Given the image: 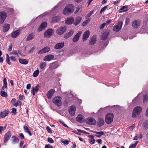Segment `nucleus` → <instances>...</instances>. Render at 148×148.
Returning a JSON list of instances; mask_svg holds the SVG:
<instances>
[{
    "label": "nucleus",
    "instance_id": "49530a36",
    "mask_svg": "<svg viewBox=\"0 0 148 148\" xmlns=\"http://www.w3.org/2000/svg\"><path fill=\"white\" fill-rule=\"evenodd\" d=\"M22 104V102H21V101H20L17 100L16 101V105H15V106L17 107L19 105H20V106H21V105Z\"/></svg>",
    "mask_w": 148,
    "mask_h": 148
},
{
    "label": "nucleus",
    "instance_id": "774afa93",
    "mask_svg": "<svg viewBox=\"0 0 148 148\" xmlns=\"http://www.w3.org/2000/svg\"><path fill=\"white\" fill-rule=\"evenodd\" d=\"M31 87V84H28L26 86V88L27 89L29 90L30 89Z\"/></svg>",
    "mask_w": 148,
    "mask_h": 148
},
{
    "label": "nucleus",
    "instance_id": "4d7b16f0",
    "mask_svg": "<svg viewBox=\"0 0 148 148\" xmlns=\"http://www.w3.org/2000/svg\"><path fill=\"white\" fill-rule=\"evenodd\" d=\"M46 129L48 132L50 133H52L51 130L49 127L47 126L46 127Z\"/></svg>",
    "mask_w": 148,
    "mask_h": 148
},
{
    "label": "nucleus",
    "instance_id": "c03bdc74",
    "mask_svg": "<svg viewBox=\"0 0 148 148\" xmlns=\"http://www.w3.org/2000/svg\"><path fill=\"white\" fill-rule=\"evenodd\" d=\"M93 12H94L93 11H91L86 16V17H85L86 18H87L89 17L93 13Z\"/></svg>",
    "mask_w": 148,
    "mask_h": 148
},
{
    "label": "nucleus",
    "instance_id": "69168bd1",
    "mask_svg": "<svg viewBox=\"0 0 148 148\" xmlns=\"http://www.w3.org/2000/svg\"><path fill=\"white\" fill-rule=\"evenodd\" d=\"M24 143V141L23 140H21L20 143V146L21 147H22Z\"/></svg>",
    "mask_w": 148,
    "mask_h": 148
},
{
    "label": "nucleus",
    "instance_id": "37998d69",
    "mask_svg": "<svg viewBox=\"0 0 148 148\" xmlns=\"http://www.w3.org/2000/svg\"><path fill=\"white\" fill-rule=\"evenodd\" d=\"M61 142L62 143L64 144H65L66 145H67L69 144V141L66 140H64L62 139L61 140Z\"/></svg>",
    "mask_w": 148,
    "mask_h": 148
},
{
    "label": "nucleus",
    "instance_id": "3c124183",
    "mask_svg": "<svg viewBox=\"0 0 148 148\" xmlns=\"http://www.w3.org/2000/svg\"><path fill=\"white\" fill-rule=\"evenodd\" d=\"M47 140L48 142L50 143H54L53 140L51 138H48Z\"/></svg>",
    "mask_w": 148,
    "mask_h": 148
},
{
    "label": "nucleus",
    "instance_id": "a878e982",
    "mask_svg": "<svg viewBox=\"0 0 148 148\" xmlns=\"http://www.w3.org/2000/svg\"><path fill=\"white\" fill-rule=\"evenodd\" d=\"M10 25L8 24H5L3 25V31L4 32H8L9 29Z\"/></svg>",
    "mask_w": 148,
    "mask_h": 148
},
{
    "label": "nucleus",
    "instance_id": "1a4fd4ad",
    "mask_svg": "<svg viewBox=\"0 0 148 148\" xmlns=\"http://www.w3.org/2000/svg\"><path fill=\"white\" fill-rule=\"evenodd\" d=\"M11 136V133L10 131H8L4 136V142L6 143Z\"/></svg>",
    "mask_w": 148,
    "mask_h": 148
},
{
    "label": "nucleus",
    "instance_id": "473e14b6",
    "mask_svg": "<svg viewBox=\"0 0 148 148\" xmlns=\"http://www.w3.org/2000/svg\"><path fill=\"white\" fill-rule=\"evenodd\" d=\"M23 128L24 131L29 134V135L31 136L32 135V134L29 128L27 126L25 125L23 126Z\"/></svg>",
    "mask_w": 148,
    "mask_h": 148
},
{
    "label": "nucleus",
    "instance_id": "8fccbe9b",
    "mask_svg": "<svg viewBox=\"0 0 148 148\" xmlns=\"http://www.w3.org/2000/svg\"><path fill=\"white\" fill-rule=\"evenodd\" d=\"M16 100L15 98L12 99L11 100V102L12 105L14 106H15V105H16Z\"/></svg>",
    "mask_w": 148,
    "mask_h": 148
},
{
    "label": "nucleus",
    "instance_id": "bb28decb",
    "mask_svg": "<svg viewBox=\"0 0 148 148\" xmlns=\"http://www.w3.org/2000/svg\"><path fill=\"white\" fill-rule=\"evenodd\" d=\"M96 41V36H94L90 39L89 41V44L91 45H93L95 43Z\"/></svg>",
    "mask_w": 148,
    "mask_h": 148
},
{
    "label": "nucleus",
    "instance_id": "09e8293b",
    "mask_svg": "<svg viewBox=\"0 0 148 148\" xmlns=\"http://www.w3.org/2000/svg\"><path fill=\"white\" fill-rule=\"evenodd\" d=\"M138 142L137 141L136 143L135 144L131 145H130V146L129 148H134L136 146Z\"/></svg>",
    "mask_w": 148,
    "mask_h": 148
},
{
    "label": "nucleus",
    "instance_id": "9d476101",
    "mask_svg": "<svg viewBox=\"0 0 148 148\" xmlns=\"http://www.w3.org/2000/svg\"><path fill=\"white\" fill-rule=\"evenodd\" d=\"M76 108L74 106H71L69 109V114L71 116L74 115L76 111Z\"/></svg>",
    "mask_w": 148,
    "mask_h": 148
},
{
    "label": "nucleus",
    "instance_id": "680f3d73",
    "mask_svg": "<svg viewBox=\"0 0 148 148\" xmlns=\"http://www.w3.org/2000/svg\"><path fill=\"white\" fill-rule=\"evenodd\" d=\"M11 54H14L16 56H18V53L16 51L13 50Z\"/></svg>",
    "mask_w": 148,
    "mask_h": 148
},
{
    "label": "nucleus",
    "instance_id": "20e7f679",
    "mask_svg": "<svg viewBox=\"0 0 148 148\" xmlns=\"http://www.w3.org/2000/svg\"><path fill=\"white\" fill-rule=\"evenodd\" d=\"M61 97L58 96L54 97L53 99V102L58 106H60L62 105Z\"/></svg>",
    "mask_w": 148,
    "mask_h": 148
},
{
    "label": "nucleus",
    "instance_id": "c9c22d12",
    "mask_svg": "<svg viewBox=\"0 0 148 148\" xmlns=\"http://www.w3.org/2000/svg\"><path fill=\"white\" fill-rule=\"evenodd\" d=\"M93 132L96 134L95 136L98 137H100L101 136L104 134L103 132L102 131L100 132Z\"/></svg>",
    "mask_w": 148,
    "mask_h": 148
},
{
    "label": "nucleus",
    "instance_id": "a211bd4d",
    "mask_svg": "<svg viewBox=\"0 0 148 148\" xmlns=\"http://www.w3.org/2000/svg\"><path fill=\"white\" fill-rule=\"evenodd\" d=\"M54 92V90L52 89L48 91L47 94V96L49 99H50L51 98Z\"/></svg>",
    "mask_w": 148,
    "mask_h": 148
},
{
    "label": "nucleus",
    "instance_id": "f257e3e1",
    "mask_svg": "<svg viewBox=\"0 0 148 148\" xmlns=\"http://www.w3.org/2000/svg\"><path fill=\"white\" fill-rule=\"evenodd\" d=\"M74 10V7L72 4H68L63 11V14L65 15H68L70 13H72Z\"/></svg>",
    "mask_w": 148,
    "mask_h": 148
},
{
    "label": "nucleus",
    "instance_id": "58836bf2",
    "mask_svg": "<svg viewBox=\"0 0 148 148\" xmlns=\"http://www.w3.org/2000/svg\"><path fill=\"white\" fill-rule=\"evenodd\" d=\"M143 126L145 129L148 128V121L146 120L143 124Z\"/></svg>",
    "mask_w": 148,
    "mask_h": 148
},
{
    "label": "nucleus",
    "instance_id": "6e6d98bb",
    "mask_svg": "<svg viewBox=\"0 0 148 148\" xmlns=\"http://www.w3.org/2000/svg\"><path fill=\"white\" fill-rule=\"evenodd\" d=\"M5 89H6V90H7V86L3 85V86H2V87L1 88V90H3V91H5Z\"/></svg>",
    "mask_w": 148,
    "mask_h": 148
},
{
    "label": "nucleus",
    "instance_id": "ddd939ff",
    "mask_svg": "<svg viewBox=\"0 0 148 148\" xmlns=\"http://www.w3.org/2000/svg\"><path fill=\"white\" fill-rule=\"evenodd\" d=\"M47 23L46 22L42 23L38 29V31L40 32L44 30L47 27Z\"/></svg>",
    "mask_w": 148,
    "mask_h": 148
},
{
    "label": "nucleus",
    "instance_id": "f3484780",
    "mask_svg": "<svg viewBox=\"0 0 148 148\" xmlns=\"http://www.w3.org/2000/svg\"><path fill=\"white\" fill-rule=\"evenodd\" d=\"M74 31L73 30H70L68 33H66L64 36V38L67 39L71 37L73 34Z\"/></svg>",
    "mask_w": 148,
    "mask_h": 148
},
{
    "label": "nucleus",
    "instance_id": "4c0bfd02",
    "mask_svg": "<svg viewBox=\"0 0 148 148\" xmlns=\"http://www.w3.org/2000/svg\"><path fill=\"white\" fill-rule=\"evenodd\" d=\"M60 17L59 16H56L53 18L52 19V21L54 23L58 21L59 20Z\"/></svg>",
    "mask_w": 148,
    "mask_h": 148
},
{
    "label": "nucleus",
    "instance_id": "9b49d317",
    "mask_svg": "<svg viewBox=\"0 0 148 148\" xmlns=\"http://www.w3.org/2000/svg\"><path fill=\"white\" fill-rule=\"evenodd\" d=\"M10 111L8 109H5L3 111L1 112L0 114V118H3L7 116L9 114Z\"/></svg>",
    "mask_w": 148,
    "mask_h": 148
},
{
    "label": "nucleus",
    "instance_id": "e2e57ef3",
    "mask_svg": "<svg viewBox=\"0 0 148 148\" xmlns=\"http://www.w3.org/2000/svg\"><path fill=\"white\" fill-rule=\"evenodd\" d=\"M45 148H53V147L51 145L49 144L46 145Z\"/></svg>",
    "mask_w": 148,
    "mask_h": 148
},
{
    "label": "nucleus",
    "instance_id": "dca6fc26",
    "mask_svg": "<svg viewBox=\"0 0 148 148\" xmlns=\"http://www.w3.org/2000/svg\"><path fill=\"white\" fill-rule=\"evenodd\" d=\"M50 50V48L49 47H47L38 51V53L39 54H41L43 53H46L47 52H49Z\"/></svg>",
    "mask_w": 148,
    "mask_h": 148
},
{
    "label": "nucleus",
    "instance_id": "f8f14e48",
    "mask_svg": "<svg viewBox=\"0 0 148 148\" xmlns=\"http://www.w3.org/2000/svg\"><path fill=\"white\" fill-rule=\"evenodd\" d=\"M86 121L87 123L90 125H95L96 123L95 120L92 118H89L87 119Z\"/></svg>",
    "mask_w": 148,
    "mask_h": 148
},
{
    "label": "nucleus",
    "instance_id": "2f4dec72",
    "mask_svg": "<svg viewBox=\"0 0 148 148\" xmlns=\"http://www.w3.org/2000/svg\"><path fill=\"white\" fill-rule=\"evenodd\" d=\"M34 37V35L33 33H31L29 34L26 39L27 41L33 39Z\"/></svg>",
    "mask_w": 148,
    "mask_h": 148
},
{
    "label": "nucleus",
    "instance_id": "0e129e2a",
    "mask_svg": "<svg viewBox=\"0 0 148 148\" xmlns=\"http://www.w3.org/2000/svg\"><path fill=\"white\" fill-rule=\"evenodd\" d=\"M3 85L7 86L6 79L5 78H4L3 80Z\"/></svg>",
    "mask_w": 148,
    "mask_h": 148
},
{
    "label": "nucleus",
    "instance_id": "412c9836",
    "mask_svg": "<svg viewBox=\"0 0 148 148\" xmlns=\"http://www.w3.org/2000/svg\"><path fill=\"white\" fill-rule=\"evenodd\" d=\"M64 45V42H60L56 44L54 48L57 49H60L62 48Z\"/></svg>",
    "mask_w": 148,
    "mask_h": 148
},
{
    "label": "nucleus",
    "instance_id": "72a5a7b5",
    "mask_svg": "<svg viewBox=\"0 0 148 148\" xmlns=\"http://www.w3.org/2000/svg\"><path fill=\"white\" fill-rule=\"evenodd\" d=\"M104 123V120L101 118H99L98 119V125L100 127L103 125Z\"/></svg>",
    "mask_w": 148,
    "mask_h": 148
},
{
    "label": "nucleus",
    "instance_id": "c756f323",
    "mask_svg": "<svg viewBox=\"0 0 148 148\" xmlns=\"http://www.w3.org/2000/svg\"><path fill=\"white\" fill-rule=\"evenodd\" d=\"M18 60L19 62L22 64H27L28 62L27 60L26 59L19 58Z\"/></svg>",
    "mask_w": 148,
    "mask_h": 148
},
{
    "label": "nucleus",
    "instance_id": "79ce46f5",
    "mask_svg": "<svg viewBox=\"0 0 148 148\" xmlns=\"http://www.w3.org/2000/svg\"><path fill=\"white\" fill-rule=\"evenodd\" d=\"M46 63L42 62L41 63L40 67L41 69H43L46 66Z\"/></svg>",
    "mask_w": 148,
    "mask_h": 148
},
{
    "label": "nucleus",
    "instance_id": "de8ad7c7",
    "mask_svg": "<svg viewBox=\"0 0 148 148\" xmlns=\"http://www.w3.org/2000/svg\"><path fill=\"white\" fill-rule=\"evenodd\" d=\"M148 100V96L147 95H144L143 97V101L144 103L147 102Z\"/></svg>",
    "mask_w": 148,
    "mask_h": 148
},
{
    "label": "nucleus",
    "instance_id": "423d86ee",
    "mask_svg": "<svg viewBox=\"0 0 148 148\" xmlns=\"http://www.w3.org/2000/svg\"><path fill=\"white\" fill-rule=\"evenodd\" d=\"M7 16L6 13L4 12H0V23H3Z\"/></svg>",
    "mask_w": 148,
    "mask_h": 148
},
{
    "label": "nucleus",
    "instance_id": "4be33fe9",
    "mask_svg": "<svg viewBox=\"0 0 148 148\" xmlns=\"http://www.w3.org/2000/svg\"><path fill=\"white\" fill-rule=\"evenodd\" d=\"M82 19V18L81 17H77L75 19V21L73 23L74 25L75 26H76L78 25L81 22Z\"/></svg>",
    "mask_w": 148,
    "mask_h": 148
},
{
    "label": "nucleus",
    "instance_id": "393cba45",
    "mask_svg": "<svg viewBox=\"0 0 148 148\" xmlns=\"http://www.w3.org/2000/svg\"><path fill=\"white\" fill-rule=\"evenodd\" d=\"M54 58V56L52 55H49L46 56L44 58V60L45 61H49Z\"/></svg>",
    "mask_w": 148,
    "mask_h": 148
},
{
    "label": "nucleus",
    "instance_id": "7c9ffc66",
    "mask_svg": "<svg viewBox=\"0 0 148 148\" xmlns=\"http://www.w3.org/2000/svg\"><path fill=\"white\" fill-rule=\"evenodd\" d=\"M11 139L12 140L13 143H18L19 141V139L15 136H13Z\"/></svg>",
    "mask_w": 148,
    "mask_h": 148
},
{
    "label": "nucleus",
    "instance_id": "6e6552de",
    "mask_svg": "<svg viewBox=\"0 0 148 148\" xmlns=\"http://www.w3.org/2000/svg\"><path fill=\"white\" fill-rule=\"evenodd\" d=\"M123 25L122 21H119L117 25H114L113 27V30L116 32H118L121 29Z\"/></svg>",
    "mask_w": 148,
    "mask_h": 148
},
{
    "label": "nucleus",
    "instance_id": "cd10ccee",
    "mask_svg": "<svg viewBox=\"0 0 148 148\" xmlns=\"http://www.w3.org/2000/svg\"><path fill=\"white\" fill-rule=\"evenodd\" d=\"M20 30H17L12 33L11 36L13 38H15L20 34Z\"/></svg>",
    "mask_w": 148,
    "mask_h": 148
},
{
    "label": "nucleus",
    "instance_id": "052dcab7",
    "mask_svg": "<svg viewBox=\"0 0 148 148\" xmlns=\"http://www.w3.org/2000/svg\"><path fill=\"white\" fill-rule=\"evenodd\" d=\"M19 136L22 139H23L24 138V136L22 133H20L19 134Z\"/></svg>",
    "mask_w": 148,
    "mask_h": 148
},
{
    "label": "nucleus",
    "instance_id": "603ef678",
    "mask_svg": "<svg viewBox=\"0 0 148 148\" xmlns=\"http://www.w3.org/2000/svg\"><path fill=\"white\" fill-rule=\"evenodd\" d=\"M107 8V6H106L102 8L100 11V13H101L102 12L104 11Z\"/></svg>",
    "mask_w": 148,
    "mask_h": 148
},
{
    "label": "nucleus",
    "instance_id": "0eeeda50",
    "mask_svg": "<svg viewBox=\"0 0 148 148\" xmlns=\"http://www.w3.org/2000/svg\"><path fill=\"white\" fill-rule=\"evenodd\" d=\"M66 27L65 26H61L57 30L56 32L59 35L62 34L66 32Z\"/></svg>",
    "mask_w": 148,
    "mask_h": 148
},
{
    "label": "nucleus",
    "instance_id": "7ed1b4c3",
    "mask_svg": "<svg viewBox=\"0 0 148 148\" xmlns=\"http://www.w3.org/2000/svg\"><path fill=\"white\" fill-rule=\"evenodd\" d=\"M114 115L112 113H108L106 116L105 122L108 124L111 123L113 121Z\"/></svg>",
    "mask_w": 148,
    "mask_h": 148
},
{
    "label": "nucleus",
    "instance_id": "ea45409f",
    "mask_svg": "<svg viewBox=\"0 0 148 148\" xmlns=\"http://www.w3.org/2000/svg\"><path fill=\"white\" fill-rule=\"evenodd\" d=\"M1 95L3 97H6L8 96V94L5 92L1 90Z\"/></svg>",
    "mask_w": 148,
    "mask_h": 148
},
{
    "label": "nucleus",
    "instance_id": "338daca9",
    "mask_svg": "<svg viewBox=\"0 0 148 148\" xmlns=\"http://www.w3.org/2000/svg\"><path fill=\"white\" fill-rule=\"evenodd\" d=\"M33 76L34 77H37V70L35 71L33 74Z\"/></svg>",
    "mask_w": 148,
    "mask_h": 148
},
{
    "label": "nucleus",
    "instance_id": "bf43d9fd",
    "mask_svg": "<svg viewBox=\"0 0 148 148\" xmlns=\"http://www.w3.org/2000/svg\"><path fill=\"white\" fill-rule=\"evenodd\" d=\"M12 112L14 114H16V108H12Z\"/></svg>",
    "mask_w": 148,
    "mask_h": 148
},
{
    "label": "nucleus",
    "instance_id": "5fc2aeb1",
    "mask_svg": "<svg viewBox=\"0 0 148 148\" xmlns=\"http://www.w3.org/2000/svg\"><path fill=\"white\" fill-rule=\"evenodd\" d=\"M130 20L129 18H127L125 19V25H128L130 22Z\"/></svg>",
    "mask_w": 148,
    "mask_h": 148
},
{
    "label": "nucleus",
    "instance_id": "aec40b11",
    "mask_svg": "<svg viewBox=\"0 0 148 148\" xmlns=\"http://www.w3.org/2000/svg\"><path fill=\"white\" fill-rule=\"evenodd\" d=\"M140 25V22L139 21H134L132 22V26L134 28H137Z\"/></svg>",
    "mask_w": 148,
    "mask_h": 148
},
{
    "label": "nucleus",
    "instance_id": "a18cd8bd",
    "mask_svg": "<svg viewBox=\"0 0 148 148\" xmlns=\"http://www.w3.org/2000/svg\"><path fill=\"white\" fill-rule=\"evenodd\" d=\"M89 142L90 144L91 145L95 143V140L93 138L90 139Z\"/></svg>",
    "mask_w": 148,
    "mask_h": 148
},
{
    "label": "nucleus",
    "instance_id": "39448f33",
    "mask_svg": "<svg viewBox=\"0 0 148 148\" xmlns=\"http://www.w3.org/2000/svg\"><path fill=\"white\" fill-rule=\"evenodd\" d=\"M53 30L52 29H48L45 32L44 35L46 38H49L54 34Z\"/></svg>",
    "mask_w": 148,
    "mask_h": 148
},
{
    "label": "nucleus",
    "instance_id": "e433bc0d",
    "mask_svg": "<svg viewBox=\"0 0 148 148\" xmlns=\"http://www.w3.org/2000/svg\"><path fill=\"white\" fill-rule=\"evenodd\" d=\"M37 91V85L35 86V88L34 87H33L32 88L31 92L32 93L33 95H34L36 92Z\"/></svg>",
    "mask_w": 148,
    "mask_h": 148
},
{
    "label": "nucleus",
    "instance_id": "c85d7f7f",
    "mask_svg": "<svg viewBox=\"0 0 148 148\" xmlns=\"http://www.w3.org/2000/svg\"><path fill=\"white\" fill-rule=\"evenodd\" d=\"M109 33V32L108 31H107L104 32L102 35L101 39L103 40H106L107 38Z\"/></svg>",
    "mask_w": 148,
    "mask_h": 148
},
{
    "label": "nucleus",
    "instance_id": "4468645a",
    "mask_svg": "<svg viewBox=\"0 0 148 148\" xmlns=\"http://www.w3.org/2000/svg\"><path fill=\"white\" fill-rule=\"evenodd\" d=\"M82 33V32L81 31L77 33L76 35L74 36V37L73 39V41L74 42H76L77 41Z\"/></svg>",
    "mask_w": 148,
    "mask_h": 148
},
{
    "label": "nucleus",
    "instance_id": "2eb2a0df",
    "mask_svg": "<svg viewBox=\"0 0 148 148\" xmlns=\"http://www.w3.org/2000/svg\"><path fill=\"white\" fill-rule=\"evenodd\" d=\"M90 34V32L88 30L86 31L83 35L82 39L83 41L87 40L89 37Z\"/></svg>",
    "mask_w": 148,
    "mask_h": 148
},
{
    "label": "nucleus",
    "instance_id": "6ab92c4d",
    "mask_svg": "<svg viewBox=\"0 0 148 148\" xmlns=\"http://www.w3.org/2000/svg\"><path fill=\"white\" fill-rule=\"evenodd\" d=\"M58 67L57 63L56 62H54L50 64L49 68L48 71L57 68Z\"/></svg>",
    "mask_w": 148,
    "mask_h": 148
},
{
    "label": "nucleus",
    "instance_id": "f704fd0d",
    "mask_svg": "<svg viewBox=\"0 0 148 148\" xmlns=\"http://www.w3.org/2000/svg\"><path fill=\"white\" fill-rule=\"evenodd\" d=\"M128 9L127 6H123L119 10H122V11H119V13H121L122 12H126L128 11Z\"/></svg>",
    "mask_w": 148,
    "mask_h": 148
},
{
    "label": "nucleus",
    "instance_id": "5701e85b",
    "mask_svg": "<svg viewBox=\"0 0 148 148\" xmlns=\"http://www.w3.org/2000/svg\"><path fill=\"white\" fill-rule=\"evenodd\" d=\"M74 21L73 17H70L68 18L66 21L65 23L66 24L70 25Z\"/></svg>",
    "mask_w": 148,
    "mask_h": 148
},
{
    "label": "nucleus",
    "instance_id": "b1692460",
    "mask_svg": "<svg viewBox=\"0 0 148 148\" xmlns=\"http://www.w3.org/2000/svg\"><path fill=\"white\" fill-rule=\"evenodd\" d=\"M76 120L78 122L82 123L84 121L83 116L82 115H79L76 118Z\"/></svg>",
    "mask_w": 148,
    "mask_h": 148
},
{
    "label": "nucleus",
    "instance_id": "a19ab883",
    "mask_svg": "<svg viewBox=\"0 0 148 148\" xmlns=\"http://www.w3.org/2000/svg\"><path fill=\"white\" fill-rule=\"evenodd\" d=\"M90 21V19H88L86 20L82 23V26H86V25L89 23Z\"/></svg>",
    "mask_w": 148,
    "mask_h": 148
},
{
    "label": "nucleus",
    "instance_id": "13d9d810",
    "mask_svg": "<svg viewBox=\"0 0 148 148\" xmlns=\"http://www.w3.org/2000/svg\"><path fill=\"white\" fill-rule=\"evenodd\" d=\"M8 11L10 13H13L14 10L12 8H10L8 9Z\"/></svg>",
    "mask_w": 148,
    "mask_h": 148
},
{
    "label": "nucleus",
    "instance_id": "f03ea898",
    "mask_svg": "<svg viewBox=\"0 0 148 148\" xmlns=\"http://www.w3.org/2000/svg\"><path fill=\"white\" fill-rule=\"evenodd\" d=\"M142 108L140 106L135 107L133 110L132 117L134 118L139 115L142 111Z\"/></svg>",
    "mask_w": 148,
    "mask_h": 148
},
{
    "label": "nucleus",
    "instance_id": "864d4df0",
    "mask_svg": "<svg viewBox=\"0 0 148 148\" xmlns=\"http://www.w3.org/2000/svg\"><path fill=\"white\" fill-rule=\"evenodd\" d=\"M10 58L11 60H13L15 62L16 61L17 59L15 57L12 56L10 57Z\"/></svg>",
    "mask_w": 148,
    "mask_h": 148
}]
</instances>
